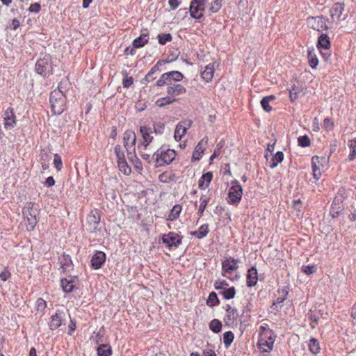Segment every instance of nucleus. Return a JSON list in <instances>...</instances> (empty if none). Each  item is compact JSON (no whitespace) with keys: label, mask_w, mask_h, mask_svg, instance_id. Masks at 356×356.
<instances>
[{"label":"nucleus","mask_w":356,"mask_h":356,"mask_svg":"<svg viewBox=\"0 0 356 356\" xmlns=\"http://www.w3.org/2000/svg\"><path fill=\"white\" fill-rule=\"evenodd\" d=\"M124 146L127 152L132 151L136 149V136L135 133L131 130H127L124 133L123 136Z\"/></svg>","instance_id":"9d476101"},{"label":"nucleus","mask_w":356,"mask_h":356,"mask_svg":"<svg viewBox=\"0 0 356 356\" xmlns=\"http://www.w3.org/2000/svg\"><path fill=\"white\" fill-rule=\"evenodd\" d=\"M181 206L180 204H176L172 209L170 213L168 216V220L172 221L179 216L181 211Z\"/></svg>","instance_id":"473e14b6"},{"label":"nucleus","mask_w":356,"mask_h":356,"mask_svg":"<svg viewBox=\"0 0 356 356\" xmlns=\"http://www.w3.org/2000/svg\"><path fill=\"white\" fill-rule=\"evenodd\" d=\"M114 151L118 158V161H123L125 159L124 154L122 151H121V147L120 145H115Z\"/></svg>","instance_id":"8fccbe9b"},{"label":"nucleus","mask_w":356,"mask_h":356,"mask_svg":"<svg viewBox=\"0 0 356 356\" xmlns=\"http://www.w3.org/2000/svg\"><path fill=\"white\" fill-rule=\"evenodd\" d=\"M76 330V322L71 319L69 325L68 334L72 335L74 331Z\"/></svg>","instance_id":"338daca9"},{"label":"nucleus","mask_w":356,"mask_h":356,"mask_svg":"<svg viewBox=\"0 0 356 356\" xmlns=\"http://www.w3.org/2000/svg\"><path fill=\"white\" fill-rule=\"evenodd\" d=\"M39 209L33 202H28L23 209V216L26 222V228L29 231L34 229L38 223Z\"/></svg>","instance_id":"f03ea898"},{"label":"nucleus","mask_w":356,"mask_h":356,"mask_svg":"<svg viewBox=\"0 0 356 356\" xmlns=\"http://www.w3.org/2000/svg\"><path fill=\"white\" fill-rule=\"evenodd\" d=\"M234 339V336L232 332L227 331L225 332L223 334V343L225 346V348H228L232 343L233 342V340Z\"/></svg>","instance_id":"e433bc0d"},{"label":"nucleus","mask_w":356,"mask_h":356,"mask_svg":"<svg viewBox=\"0 0 356 356\" xmlns=\"http://www.w3.org/2000/svg\"><path fill=\"white\" fill-rule=\"evenodd\" d=\"M345 5L343 3H335L330 10V16L334 19L336 17L339 19L344 10Z\"/></svg>","instance_id":"4be33fe9"},{"label":"nucleus","mask_w":356,"mask_h":356,"mask_svg":"<svg viewBox=\"0 0 356 356\" xmlns=\"http://www.w3.org/2000/svg\"><path fill=\"white\" fill-rule=\"evenodd\" d=\"M140 134L143 138V142L141 145L144 146L145 149H147V146L152 142L154 137L153 129L147 126H141L140 127Z\"/></svg>","instance_id":"f8f14e48"},{"label":"nucleus","mask_w":356,"mask_h":356,"mask_svg":"<svg viewBox=\"0 0 356 356\" xmlns=\"http://www.w3.org/2000/svg\"><path fill=\"white\" fill-rule=\"evenodd\" d=\"M236 312H233V314L232 313H227L225 317V322L226 323H233L234 320L236 318V316H235Z\"/></svg>","instance_id":"052dcab7"},{"label":"nucleus","mask_w":356,"mask_h":356,"mask_svg":"<svg viewBox=\"0 0 356 356\" xmlns=\"http://www.w3.org/2000/svg\"><path fill=\"white\" fill-rule=\"evenodd\" d=\"M220 294H221L226 300L232 299L236 295V290L234 286L226 288L222 290V291L220 292Z\"/></svg>","instance_id":"c9c22d12"},{"label":"nucleus","mask_w":356,"mask_h":356,"mask_svg":"<svg viewBox=\"0 0 356 356\" xmlns=\"http://www.w3.org/2000/svg\"><path fill=\"white\" fill-rule=\"evenodd\" d=\"M262 331L260 332V337L258 341V346L261 352L264 353H269L273 348V341H268L267 338L270 337L271 330L261 327Z\"/></svg>","instance_id":"39448f33"},{"label":"nucleus","mask_w":356,"mask_h":356,"mask_svg":"<svg viewBox=\"0 0 356 356\" xmlns=\"http://www.w3.org/2000/svg\"><path fill=\"white\" fill-rule=\"evenodd\" d=\"M173 61V59H166V60H161L157 62V63L152 67L150 71L147 74L144 81H146L147 82H149L151 81H153L156 79V77L154 76L156 72L159 71V66L161 65L163 63H170Z\"/></svg>","instance_id":"aec40b11"},{"label":"nucleus","mask_w":356,"mask_h":356,"mask_svg":"<svg viewBox=\"0 0 356 356\" xmlns=\"http://www.w3.org/2000/svg\"><path fill=\"white\" fill-rule=\"evenodd\" d=\"M175 101H176V99H175L172 97H170V95H168L166 97H162V98L158 99L156 100V104L159 107H163V106H165L166 105H169L170 104H172Z\"/></svg>","instance_id":"72a5a7b5"},{"label":"nucleus","mask_w":356,"mask_h":356,"mask_svg":"<svg viewBox=\"0 0 356 356\" xmlns=\"http://www.w3.org/2000/svg\"><path fill=\"white\" fill-rule=\"evenodd\" d=\"M307 24L309 27L318 32L327 29L325 19L323 16L309 17L307 19Z\"/></svg>","instance_id":"6e6552de"},{"label":"nucleus","mask_w":356,"mask_h":356,"mask_svg":"<svg viewBox=\"0 0 356 356\" xmlns=\"http://www.w3.org/2000/svg\"><path fill=\"white\" fill-rule=\"evenodd\" d=\"M182 236L175 232H170L162 236V242L169 248H177L182 241Z\"/></svg>","instance_id":"0eeeda50"},{"label":"nucleus","mask_w":356,"mask_h":356,"mask_svg":"<svg viewBox=\"0 0 356 356\" xmlns=\"http://www.w3.org/2000/svg\"><path fill=\"white\" fill-rule=\"evenodd\" d=\"M209 232V225L204 224L200 226L197 231H195L191 233L192 235L196 236L197 238H202L205 237Z\"/></svg>","instance_id":"c756f323"},{"label":"nucleus","mask_w":356,"mask_h":356,"mask_svg":"<svg viewBox=\"0 0 356 356\" xmlns=\"http://www.w3.org/2000/svg\"><path fill=\"white\" fill-rule=\"evenodd\" d=\"M176 155V152L174 149H171L165 145H162L154 153L152 159L156 163V166H163L172 163Z\"/></svg>","instance_id":"f257e3e1"},{"label":"nucleus","mask_w":356,"mask_h":356,"mask_svg":"<svg viewBox=\"0 0 356 356\" xmlns=\"http://www.w3.org/2000/svg\"><path fill=\"white\" fill-rule=\"evenodd\" d=\"M41 9L40 4L39 3H34L30 6L29 10L31 13H38Z\"/></svg>","instance_id":"13d9d810"},{"label":"nucleus","mask_w":356,"mask_h":356,"mask_svg":"<svg viewBox=\"0 0 356 356\" xmlns=\"http://www.w3.org/2000/svg\"><path fill=\"white\" fill-rule=\"evenodd\" d=\"M204 148L202 142H200L195 147V151L192 156V160L198 161L201 157V154L204 152Z\"/></svg>","instance_id":"4c0bfd02"},{"label":"nucleus","mask_w":356,"mask_h":356,"mask_svg":"<svg viewBox=\"0 0 356 356\" xmlns=\"http://www.w3.org/2000/svg\"><path fill=\"white\" fill-rule=\"evenodd\" d=\"M191 127V122H189L187 126H184L181 124H179L177 125L174 138L177 141L181 140L182 137L186 134L187 129Z\"/></svg>","instance_id":"5701e85b"},{"label":"nucleus","mask_w":356,"mask_h":356,"mask_svg":"<svg viewBox=\"0 0 356 356\" xmlns=\"http://www.w3.org/2000/svg\"><path fill=\"white\" fill-rule=\"evenodd\" d=\"M139 37L134 39L132 45L134 48H140L145 46L149 40V31L147 29H143Z\"/></svg>","instance_id":"a211bd4d"},{"label":"nucleus","mask_w":356,"mask_h":356,"mask_svg":"<svg viewBox=\"0 0 356 356\" xmlns=\"http://www.w3.org/2000/svg\"><path fill=\"white\" fill-rule=\"evenodd\" d=\"M316 269H317V268L314 265L303 266L302 267V272H304L305 274H307L308 275L314 273L316 271Z\"/></svg>","instance_id":"5fc2aeb1"},{"label":"nucleus","mask_w":356,"mask_h":356,"mask_svg":"<svg viewBox=\"0 0 356 356\" xmlns=\"http://www.w3.org/2000/svg\"><path fill=\"white\" fill-rule=\"evenodd\" d=\"M200 200L201 203L199 207L197 213L201 216L206 209V207L208 203V200L207 198H203V197H201Z\"/></svg>","instance_id":"864d4df0"},{"label":"nucleus","mask_w":356,"mask_h":356,"mask_svg":"<svg viewBox=\"0 0 356 356\" xmlns=\"http://www.w3.org/2000/svg\"><path fill=\"white\" fill-rule=\"evenodd\" d=\"M212 178H213V175H212V172H208L205 174H203L201 177V179H203L204 181V182H207L206 186H209V184L211 181Z\"/></svg>","instance_id":"4d7b16f0"},{"label":"nucleus","mask_w":356,"mask_h":356,"mask_svg":"<svg viewBox=\"0 0 356 356\" xmlns=\"http://www.w3.org/2000/svg\"><path fill=\"white\" fill-rule=\"evenodd\" d=\"M36 303H37L38 309L42 310L46 307V302L42 298H38L37 300Z\"/></svg>","instance_id":"69168bd1"},{"label":"nucleus","mask_w":356,"mask_h":356,"mask_svg":"<svg viewBox=\"0 0 356 356\" xmlns=\"http://www.w3.org/2000/svg\"><path fill=\"white\" fill-rule=\"evenodd\" d=\"M54 164L56 169L58 171H60L61 170V168L63 167V163H62L60 156L58 155V154H56L54 155Z\"/></svg>","instance_id":"3c124183"},{"label":"nucleus","mask_w":356,"mask_h":356,"mask_svg":"<svg viewBox=\"0 0 356 356\" xmlns=\"http://www.w3.org/2000/svg\"><path fill=\"white\" fill-rule=\"evenodd\" d=\"M318 47L323 48L326 51H330V42L327 34H321L318 40Z\"/></svg>","instance_id":"a878e982"},{"label":"nucleus","mask_w":356,"mask_h":356,"mask_svg":"<svg viewBox=\"0 0 356 356\" xmlns=\"http://www.w3.org/2000/svg\"><path fill=\"white\" fill-rule=\"evenodd\" d=\"M351 317L354 321V324H356V302L353 305L351 309Z\"/></svg>","instance_id":"774afa93"},{"label":"nucleus","mask_w":356,"mask_h":356,"mask_svg":"<svg viewBox=\"0 0 356 356\" xmlns=\"http://www.w3.org/2000/svg\"><path fill=\"white\" fill-rule=\"evenodd\" d=\"M298 145L302 147H309L311 144V141L308 136L305 135L300 136L298 138Z\"/></svg>","instance_id":"c03bdc74"},{"label":"nucleus","mask_w":356,"mask_h":356,"mask_svg":"<svg viewBox=\"0 0 356 356\" xmlns=\"http://www.w3.org/2000/svg\"><path fill=\"white\" fill-rule=\"evenodd\" d=\"M60 264L61 266V268L64 271L67 270L72 265V261L70 256L64 253L60 258Z\"/></svg>","instance_id":"bb28decb"},{"label":"nucleus","mask_w":356,"mask_h":356,"mask_svg":"<svg viewBox=\"0 0 356 356\" xmlns=\"http://www.w3.org/2000/svg\"><path fill=\"white\" fill-rule=\"evenodd\" d=\"M169 79L168 77H166V73H164L161 75L160 79L156 82V86L161 87L164 85H166L168 86L169 83Z\"/></svg>","instance_id":"603ef678"},{"label":"nucleus","mask_w":356,"mask_h":356,"mask_svg":"<svg viewBox=\"0 0 356 356\" xmlns=\"http://www.w3.org/2000/svg\"><path fill=\"white\" fill-rule=\"evenodd\" d=\"M51 320L49 324L51 330L58 328L65 321V314L63 312L57 311L56 314L51 317Z\"/></svg>","instance_id":"2eb2a0df"},{"label":"nucleus","mask_w":356,"mask_h":356,"mask_svg":"<svg viewBox=\"0 0 356 356\" xmlns=\"http://www.w3.org/2000/svg\"><path fill=\"white\" fill-rule=\"evenodd\" d=\"M238 259H234L233 257H229L224 260L222 262V275H225V273H230L236 270L238 268Z\"/></svg>","instance_id":"4468645a"},{"label":"nucleus","mask_w":356,"mask_h":356,"mask_svg":"<svg viewBox=\"0 0 356 356\" xmlns=\"http://www.w3.org/2000/svg\"><path fill=\"white\" fill-rule=\"evenodd\" d=\"M61 286L63 291L66 293L72 292L74 289V282L73 280H68L66 278L61 280Z\"/></svg>","instance_id":"7c9ffc66"},{"label":"nucleus","mask_w":356,"mask_h":356,"mask_svg":"<svg viewBox=\"0 0 356 356\" xmlns=\"http://www.w3.org/2000/svg\"><path fill=\"white\" fill-rule=\"evenodd\" d=\"M106 261V254L102 251H96L91 259V266L95 269H99Z\"/></svg>","instance_id":"f3484780"},{"label":"nucleus","mask_w":356,"mask_h":356,"mask_svg":"<svg viewBox=\"0 0 356 356\" xmlns=\"http://www.w3.org/2000/svg\"><path fill=\"white\" fill-rule=\"evenodd\" d=\"M166 77L168 78L170 81L178 83L179 81L183 80L184 78L182 73L179 71H171L169 72H166Z\"/></svg>","instance_id":"cd10ccee"},{"label":"nucleus","mask_w":356,"mask_h":356,"mask_svg":"<svg viewBox=\"0 0 356 356\" xmlns=\"http://www.w3.org/2000/svg\"><path fill=\"white\" fill-rule=\"evenodd\" d=\"M334 126L333 122L330 118H325L323 120V127L326 129H331Z\"/></svg>","instance_id":"e2e57ef3"},{"label":"nucleus","mask_w":356,"mask_h":356,"mask_svg":"<svg viewBox=\"0 0 356 356\" xmlns=\"http://www.w3.org/2000/svg\"><path fill=\"white\" fill-rule=\"evenodd\" d=\"M222 4L220 0H214L211 3L209 10L211 13H217L221 8Z\"/></svg>","instance_id":"49530a36"},{"label":"nucleus","mask_w":356,"mask_h":356,"mask_svg":"<svg viewBox=\"0 0 356 356\" xmlns=\"http://www.w3.org/2000/svg\"><path fill=\"white\" fill-rule=\"evenodd\" d=\"M220 301L218 300V296L215 292L210 293L208 300L207 301V304L210 307H214L218 305Z\"/></svg>","instance_id":"58836bf2"},{"label":"nucleus","mask_w":356,"mask_h":356,"mask_svg":"<svg viewBox=\"0 0 356 356\" xmlns=\"http://www.w3.org/2000/svg\"><path fill=\"white\" fill-rule=\"evenodd\" d=\"M119 170L124 175H129L131 172V168L128 165L126 159L118 161Z\"/></svg>","instance_id":"79ce46f5"},{"label":"nucleus","mask_w":356,"mask_h":356,"mask_svg":"<svg viewBox=\"0 0 356 356\" xmlns=\"http://www.w3.org/2000/svg\"><path fill=\"white\" fill-rule=\"evenodd\" d=\"M307 57L310 67L312 68H316L318 64V60L314 50H308Z\"/></svg>","instance_id":"f704fd0d"},{"label":"nucleus","mask_w":356,"mask_h":356,"mask_svg":"<svg viewBox=\"0 0 356 356\" xmlns=\"http://www.w3.org/2000/svg\"><path fill=\"white\" fill-rule=\"evenodd\" d=\"M270 101L267 100V98H263L261 100V105L263 109L266 112H270L272 110V107L269 104Z\"/></svg>","instance_id":"6e6d98bb"},{"label":"nucleus","mask_w":356,"mask_h":356,"mask_svg":"<svg viewBox=\"0 0 356 356\" xmlns=\"http://www.w3.org/2000/svg\"><path fill=\"white\" fill-rule=\"evenodd\" d=\"M98 356H110L112 353L111 347L107 344H102L97 348Z\"/></svg>","instance_id":"2f4dec72"},{"label":"nucleus","mask_w":356,"mask_h":356,"mask_svg":"<svg viewBox=\"0 0 356 356\" xmlns=\"http://www.w3.org/2000/svg\"><path fill=\"white\" fill-rule=\"evenodd\" d=\"M49 101L54 114L60 115L65 109L66 97L59 90H53L51 92Z\"/></svg>","instance_id":"7ed1b4c3"},{"label":"nucleus","mask_w":356,"mask_h":356,"mask_svg":"<svg viewBox=\"0 0 356 356\" xmlns=\"http://www.w3.org/2000/svg\"><path fill=\"white\" fill-rule=\"evenodd\" d=\"M213 72H214V64L209 63L205 67L204 70L202 72V77L207 82L211 81L213 76Z\"/></svg>","instance_id":"393cba45"},{"label":"nucleus","mask_w":356,"mask_h":356,"mask_svg":"<svg viewBox=\"0 0 356 356\" xmlns=\"http://www.w3.org/2000/svg\"><path fill=\"white\" fill-rule=\"evenodd\" d=\"M309 348L312 353H317L319 352L320 347L318 341L315 339H312L309 341Z\"/></svg>","instance_id":"37998d69"},{"label":"nucleus","mask_w":356,"mask_h":356,"mask_svg":"<svg viewBox=\"0 0 356 356\" xmlns=\"http://www.w3.org/2000/svg\"><path fill=\"white\" fill-rule=\"evenodd\" d=\"M134 83V79L133 77H126L123 79L122 85L124 88H129Z\"/></svg>","instance_id":"bf43d9fd"},{"label":"nucleus","mask_w":356,"mask_h":356,"mask_svg":"<svg viewBox=\"0 0 356 356\" xmlns=\"http://www.w3.org/2000/svg\"><path fill=\"white\" fill-rule=\"evenodd\" d=\"M100 222V215L98 211H92L86 218L88 230L90 232H95Z\"/></svg>","instance_id":"1a4fd4ad"},{"label":"nucleus","mask_w":356,"mask_h":356,"mask_svg":"<svg viewBox=\"0 0 356 356\" xmlns=\"http://www.w3.org/2000/svg\"><path fill=\"white\" fill-rule=\"evenodd\" d=\"M343 202V197L336 196L332 201L330 214L332 218H337L344 210V206L342 204Z\"/></svg>","instance_id":"ddd939ff"},{"label":"nucleus","mask_w":356,"mask_h":356,"mask_svg":"<svg viewBox=\"0 0 356 356\" xmlns=\"http://www.w3.org/2000/svg\"><path fill=\"white\" fill-rule=\"evenodd\" d=\"M229 286V284L225 280H216L214 283V288L216 290H224Z\"/></svg>","instance_id":"de8ad7c7"},{"label":"nucleus","mask_w":356,"mask_h":356,"mask_svg":"<svg viewBox=\"0 0 356 356\" xmlns=\"http://www.w3.org/2000/svg\"><path fill=\"white\" fill-rule=\"evenodd\" d=\"M35 72L43 77H49L53 74V65L50 55H44L39 58L35 65Z\"/></svg>","instance_id":"20e7f679"},{"label":"nucleus","mask_w":356,"mask_h":356,"mask_svg":"<svg viewBox=\"0 0 356 356\" xmlns=\"http://www.w3.org/2000/svg\"><path fill=\"white\" fill-rule=\"evenodd\" d=\"M258 280L257 270L255 266H252L247 274V286L252 287L256 285Z\"/></svg>","instance_id":"412c9836"},{"label":"nucleus","mask_w":356,"mask_h":356,"mask_svg":"<svg viewBox=\"0 0 356 356\" xmlns=\"http://www.w3.org/2000/svg\"><path fill=\"white\" fill-rule=\"evenodd\" d=\"M159 43L161 45L165 44L168 42H170L172 37L170 33H161L157 36Z\"/></svg>","instance_id":"a19ab883"},{"label":"nucleus","mask_w":356,"mask_h":356,"mask_svg":"<svg viewBox=\"0 0 356 356\" xmlns=\"http://www.w3.org/2000/svg\"><path fill=\"white\" fill-rule=\"evenodd\" d=\"M69 86V82L67 80L61 81L58 86V88L54 90H59L61 93L65 95L67 90V87Z\"/></svg>","instance_id":"09e8293b"},{"label":"nucleus","mask_w":356,"mask_h":356,"mask_svg":"<svg viewBox=\"0 0 356 356\" xmlns=\"http://www.w3.org/2000/svg\"><path fill=\"white\" fill-rule=\"evenodd\" d=\"M166 92L170 97H175L176 96L183 95L186 92V88L178 83L169 81Z\"/></svg>","instance_id":"9b49d317"},{"label":"nucleus","mask_w":356,"mask_h":356,"mask_svg":"<svg viewBox=\"0 0 356 356\" xmlns=\"http://www.w3.org/2000/svg\"><path fill=\"white\" fill-rule=\"evenodd\" d=\"M10 275L11 274L8 270H4L0 273V279L5 282L10 277Z\"/></svg>","instance_id":"0e129e2a"},{"label":"nucleus","mask_w":356,"mask_h":356,"mask_svg":"<svg viewBox=\"0 0 356 356\" xmlns=\"http://www.w3.org/2000/svg\"><path fill=\"white\" fill-rule=\"evenodd\" d=\"M4 126L8 130L13 129L15 124V115L14 114L13 108L8 107L4 113Z\"/></svg>","instance_id":"dca6fc26"},{"label":"nucleus","mask_w":356,"mask_h":356,"mask_svg":"<svg viewBox=\"0 0 356 356\" xmlns=\"http://www.w3.org/2000/svg\"><path fill=\"white\" fill-rule=\"evenodd\" d=\"M319 163V157L317 156H314L312 159V164L313 170H319L320 168L317 165V163Z\"/></svg>","instance_id":"680f3d73"},{"label":"nucleus","mask_w":356,"mask_h":356,"mask_svg":"<svg viewBox=\"0 0 356 356\" xmlns=\"http://www.w3.org/2000/svg\"><path fill=\"white\" fill-rule=\"evenodd\" d=\"M284 159V154L281 151H278L271 159L270 162V168L273 169L277 166Z\"/></svg>","instance_id":"c85d7f7f"},{"label":"nucleus","mask_w":356,"mask_h":356,"mask_svg":"<svg viewBox=\"0 0 356 356\" xmlns=\"http://www.w3.org/2000/svg\"><path fill=\"white\" fill-rule=\"evenodd\" d=\"M204 8L201 6L198 3H194V1H191L190 5V14L193 18L200 19L203 16Z\"/></svg>","instance_id":"6ab92c4d"},{"label":"nucleus","mask_w":356,"mask_h":356,"mask_svg":"<svg viewBox=\"0 0 356 356\" xmlns=\"http://www.w3.org/2000/svg\"><path fill=\"white\" fill-rule=\"evenodd\" d=\"M232 183L234 185L229 188L227 202L229 204L237 205L241 200L243 188L237 180L235 179Z\"/></svg>","instance_id":"423d86ee"},{"label":"nucleus","mask_w":356,"mask_h":356,"mask_svg":"<svg viewBox=\"0 0 356 356\" xmlns=\"http://www.w3.org/2000/svg\"><path fill=\"white\" fill-rule=\"evenodd\" d=\"M349 147L351 152L349 155V161H353L356 157V138L350 140Z\"/></svg>","instance_id":"a18cd8bd"},{"label":"nucleus","mask_w":356,"mask_h":356,"mask_svg":"<svg viewBox=\"0 0 356 356\" xmlns=\"http://www.w3.org/2000/svg\"><path fill=\"white\" fill-rule=\"evenodd\" d=\"M209 328L214 332L218 333L220 332L222 328V323L218 319L212 320L209 323Z\"/></svg>","instance_id":"ea45409f"},{"label":"nucleus","mask_w":356,"mask_h":356,"mask_svg":"<svg viewBox=\"0 0 356 356\" xmlns=\"http://www.w3.org/2000/svg\"><path fill=\"white\" fill-rule=\"evenodd\" d=\"M323 313L321 310L316 312V310L310 309L307 314L308 318L311 320V327L314 328L318 323L320 316H322Z\"/></svg>","instance_id":"b1692460"}]
</instances>
